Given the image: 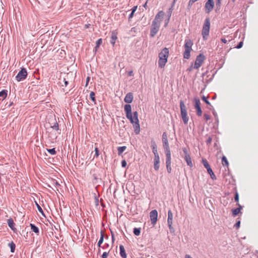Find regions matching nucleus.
<instances>
[{
  "label": "nucleus",
  "instance_id": "f257e3e1",
  "mask_svg": "<svg viewBox=\"0 0 258 258\" xmlns=\"http://www.w3.org/2000/svg\"><path fill=\"white\" fill-rule=\"evenodd\" d=\"M124 111L126 114V118L130 120L131 123L133 124L134 132L136 135L140 133V126L139 120L138 119V113L137 111L132 112V106L130 104H125L124 105Z\"/></svg>",
  "mask_w": 258,
  "mask_h": 258
},
{
  "label": "nucleus",
  "instance_id": "f03ea898",
  "mask_svg": "<svg viewBox=\"0 0 258 258\" xmlns=\"http://www.w3.org/2000/svg\"><path fill=\"white\" fill-rule=\"evenodd\" d=\"M169 56V50L167 48H164L159 53V59L158 60V66L160 68H163L165 66L167 61V58Z\"/></svg>",
  "mask_w": 258,
  "mask_h": 258
},
{
  "label": "nucleus",
  "instance_id": "7ed1b4c3",
  "mask_svg": "<svg viewBox=\"0 0 258 258\" xmlns=\"http://www.w3.org/2000/svg\"><path fill=\"white\" fill-rule=\"evenodd\" d=\"M193 42L190 39H186L184 45V51L183 52V57L185 59H189L190 56V51L192 50L191 47Z\"/></svg>",
  "mask_w": 258,
  "mask_h": 258
},
{
  "label": "nucleus",
  "instance_id": "20e7f679",
  "mask_svg": "<svg viewBox=\"0 0 258 258\" xmlns=\"http://www.w3.org/2000/svg\"><path fill=\"white\" fill-rule=\"evenodd\" d=\"M210 28V20L209 18L205 19L204 24L203 26L202 34L204 40H207L209 35Z\"/></svg>",
  "mask_w": 258,
  "mask_h": 258
},
{
  "label": "nucleus",
  "instance_id": "39448f33",
  "mask_svg": "<svg viewBox=\"0 0 258 258\" xmlns=\"http://www.w3.org/2000/svg\"><path fill=\"white\" fill-rule=\"evenodd\" d=\"M180 108L181 111V116L183 122L184 124H186L188 121V117L187 114L186 106L182 100H180Z\"/></svg>",
  "mask_w": 258,
  "mask_h": 258
},
{
  "label": "nucleus",
  "instance_id": "423d86ee",
  "mask_svg": "<svg viewBox=\"0 0 258 258\" xmlns=\"http://www.w3.org/2000/svg\"><path fill=\"white\" fill-rule=\"evenodd\" d=\"M163 146L165 150V154H171L170 147L168 141L167 135L166 132H164L162 135V139Z\"/></svg>",
  "mask_w": 258,
  "mask_h": 258
},
{
  "label": "nucleus",
  "instance_id": "0eeeda50",
  "mask_svg": "<svg viewBox=\"0 0 258 258\" xmlns=\"http://www.w3.org/2000/svg\"><path fill=\"white\" fill-rule=\"evenodd\" d=\"M202 163L204 167L207 169V172L210 175L211 178L213 180H216L217 179L216 177L213 172V170L211 168L208 161L206 159H203Z\"/></svg>",
  "mask_w": 258,
  "mask_h": 258
},
{
  "label": "nucleus",
  "instance_id": "6e6552de",
  "mask_svg": "<svg viewBox=\"0 0 258 258\" xmlns=\"http://www.w3.org/2000/svg\"><path fill=\"white\" fill-rule=\"evenodd\" d=\"M205 59V56L203 54L201 53L198 55L196 57V61L194 66V68L198 69L201 66Z\"/></svg>",
  "mask_w": 258,
  "mask_h": 258
},
{
  "label": "nucleus",
  "instance_id": "1a4fd4ad",
  "mask_svg": "<svg viewBox=\"0 0 258 258\" xmlns=\"http://www.w3.org/2000/svg\"><path fill=\"white\" fill-rule=\"evenodd\" d=\"M160 28V23L158 22H156L155 21H153L152 23L151 28L150 30V36L152 37H153L155 36V35L157 33L159 30Z\"/></svg>",
  "mask_w": 258,
  "mask_h": 258
},
{
  "label": "nucleus",
  "instance_id": "9d476101",
  "mask_svg": "<svg viewBox=\"0 0 258 258\" xmlns=\"http://www.w3.org/2000/svg\"><path fill=\"white\" fill-rule=\"evenodd\" d=\"M27 76V72L26 69L22 68L16 76V79L18 82H20L25 79Z\"/></svg>",
  "mask_w": 258,
  "mask_h": 258
},
{
  "label": "nucleus",
  "instance_id": "9b49d317",
  "mask_svg": "<svg viewBox=\"0 0 258 258\" xmlns=\"http://www.w3.org/2000/svg\"><path fill=\"white\" fill-rule=\"evenodd\" d=\"M182 151L184 154V160H185L187 164L190 167H192L193 164L190 158V155L188 153L187 150L186 148H183Z\"/></svg>",
  "mask_w": 258,
  "mask_h": 258
},
{
  "label": "nucleus",
  "instance_id": "f8f14e48",
  "mask_svg": "<svg viewBox=\"0 0 258 258\" xmlns=\"http://www.w3.org/2000/svg\"><path fill=\"white\" fill-rule=\"evenodd\" d=\"M150 217L152 224L154 225L157 221L158 212L156 210H152L150 213Z\"/></svg>",
  "mask_w": 258,
  "mask_h": 258
},
{
  "label": "nucleus",
  "instance_id": "ddd939ff",
  "mask_svg": "<svg viewBox=\"0 0 258 258\" xmlns=\"http://www.w3.org/2000/svg\"><path fill=\"white\" fill-rule=\"evenodd\" d=\"M214 7V2L213 0H208L207 2L205 4V8L206 9V12L207 13H209L211 12Z\"/></svg>",
  "mask_w": 258,
  "mask_h": 258
},
{
  "label": "nucleus",
  "instance_id": "4468645a",
  "mask_svg": "<svg viewBox=\"0 0 258 258\" xmlns=\"http://www.w3.org/2000/svg\"><path fill=\"white\" fill-rule=\"evenodd\" d=\"M171 154L166 155V165L168 173H170L171 172Z\"/></svg>",
  "mask_w": 258,
  "mask_h": 258
},
{
  "label": "nucleus",
  "instance_id": "2eb2a0df",
  "mask_svg": "<svg viewBox=\"0 0 258 258\" xmlns=\"http://www.w3.org/2000/svg\"><path fill=\"white\" fill-rule=\"evenodd\" d=\"M160 157L159 154L154 155V168L156 171L159 170L160 165Z\"/></svg>",
  "mask_w": 258,
  "mask_h": 258
},
{
  "label": "nucleus",
  "instance_id": "dca6fc26",
  "mask_svg": "<svg viewBox=\"0 0 258 258\" xmlns=\"http://www.w3.org/2000/svg\"><path fill=\"white\" fill-rule=\"evenodd\" d=\"M164 12L163 11H159L155 16V19L153 21H155L160 24L161 20L163 18Z\"/></svg>",
  "mask_w": 258,
  "mask_h": 258
},
{
  "label": "nucleus",
  "instance_id": "f3484780",
  "mask_svg": "<svg viewBox=\"0 0 258 258\" xmlns=\"http://www.w3.org/2000/svg\"><path fill=\"white\" fill-rule=\"evenodd\" d=\"M133 94L131 92H129L125 95L124 101L126 103H131L133 102Z\"/></svg>",
  "mask_w": 258,
  "mask_h": 258
},
{
  "label": "nucleus",
  "instance_id": "a211bd4d",
  "mask_svg": "<svg viewBox=\"0 0 258 258\" xmlns=\"http://www.w3.org/2000/svg\"><path fill=\"white\" fill-rule=\"evenodd\" d=\"M152 152L154 153V155L159 154L158 153L157 149V145L156 144V143L154 141H151V146Z\"/></svg>",
  "mask_w": 258,
  "mask_h": 258
},
{
  "label": "nucleus",
  "instance_id": "6ab92c4d",
  "mask_svg": "<svg viewBox=\"0 0 258 258\" xmlns=\"http://www.w3.org/2000/svg\"><path fill=\"white\" fill-rule=\"evenodd\" d=\"M239 207L236 209H234L232 210V215L234 217L236 216L240 212V210L242 209V207L239 204H237Z\"/></svg>",
  "mask_w": 258,
  "mask_h": 258
},
{
  "label": "nucleus",
  "instance_id": "aec40b11",
  "mask_svg": "<svg viewBox=\"0 0 258 258\" xmlns=\"http://www.w3.org/2000/svg\"><path fill=\"white\" fill-rule=\"evenodd\" d=\"M8 95V90H3L0 92V101L4 100Z\"/></svg>",
  "mask_w": 258,
  "mask_h": 258
},
{
  "label": "nucleus",
  "instance_id": "412c9836",
  "mask_svg": "<svg viewBox=\"0 0 258 258\" xmlns=\"http://www.w3.org/2000/svg\"><path fill=\"white\" fill-rule=\"evenodd\" d=\"M120 254L122 258L126 257V254L124 246L122 245H119Z\"/></svg>",
  "mask_w": 258,
  "mask_h": 258
},
{
  "label": "nucleus",
  "instance_id": "4be33fe9",
  "mask_svg": "<svg viewBox=\"0 0 258 258\" xmlns=\"http://www.w3.org/2000/svg\"><path fill=\"white\" fill-rule=\"evenodd\" d=\"M173 221V214L171 210H168V219H167V224H172Z\"/></svg>",
  "mask_w": 258,
  "mask_h": 258
},
{
  "label": "nucleus",
  "instance_id": "5701e85b",
  "mask_svg": "<svg viewBox=\"0 0 258 258\" xmlns=\"http://www.w3.org/2000/svg\"><path fill=\"white\" fill-rule=\"evenodd\" d=\"M30 226L31 227V229L32 230V231L35 232L37 235H38L39 234V228L34 224L31 223L30 224Z\"/></svg>",
  "mask_w": 258,
  "mask_h": 258
},
{
  "label": "nucleus",
  "instance_id": "b1692460",
  "mask_svg": "<svg viewBox=\"0 0 258 258\" xmlns=\"http://www.w3.org/2000/svg\"><path fill=\"white\" fill-rule=\"evenodd\" d=\"M8 224L9 225V226L10 227V228L13 230H14V229H15V223L14 222V220L12 218H10L8 220Z\"/></svg>",
  "mask_w": 258,
  "mask_h": 258
},
{
  "label": "nucleus",
  "instance_id": "393cba45",
  "mask_svg": "<svg viewBox=\"0 0 258 258\" xmlns=\"http://www.w3.org/2000/svg\"><path fill=\"white\" fill-rule=\"evenodd\" d=\"M194 102H195V104H194V106H195V109H198L199 108H201V102H200V100L199 98H195L194 99Z\"/></svg>",
  "mask_w": 258,
  "mask_h": 258
},
{
  "label": "nucleus",
  "instance_id": "a878e982",
  "mask_svg": "<svg viewBox=\"0 0 258 258\" xmlns=\"http://www.w3.org/2000/svg\"><path fill=\"white\" fill-rule=\"evenodd\" d=\"M202 100L209 106L208 108L211 109L213 108V106L211 105V103L208 101L207 97L203 96L202 97Z\"/></svg>",
  "mask_w": 258,
  "mask_h": 258
},
{
  "label": "nucleus",
  "instance_id": "bb28decb",
  "mask_svg": "<svg viewBox=\"0 0 258 258\" xmlns=\"http://www.w3.org/2000/svg\"><path fill=\"white\" fill-rule=\"evenodd\" d=\"M51 128H52V129L54 130L55 131H59V132L58 133L59 134H60V130H59V125H58V123L55 121L53 125H51L50 126Z\"/></svg>",
  "mask_w": 258,
  "mask_h": 258
},
{
  "label": "nucleus",
  "instance_id": "cd10ccee",
  "mask_svg": "<svg viewBox=\"0 0 258 258\" xmlns=\"http://www.w3.org/2000/svg\"><path fill=\"white\" fill-rule=\"evenodd\" d=\"M126 146L118 147L117 148L118 155L119 156L121 155L122 153L126 150Z\"/></svg>",
  "mask_w": 258,
  "mask_h": 258
},
{
  "label": "nucleus",
  "instance_id": "c85d7f7f",
  "mask_svg": "<svg viewBox=\"0 0 258 258\" xmlns=\"http://www.w3.org/2000/svg\"><path fill=\"white\" fill-rule=\"evenodd\" d=\"M8 245L10 247L11 252L13 253L14 252L16 248V245L14 243V242L13 241H12L11 242L9 243Z\"/></svg>",
  "mask_w": 258,
  "mask_h": 258
},
{
  "label": "nucleus",
  "instance_id": "c756f323",
  "mask_svg": "<svg viewBox=\"0 0 258 258\" xmlns=\"http://www.w3.org/2000/svg\"><path fill=\"white\" fill-rule=\"evenodd\" d=\"M117 39V36L115 34L112 33L111 37L110 43L113 45L115 43Z\"/></svg>",
  "mask_w": 258,
  "mask_h": 258
},
{
  "label": "nucleus",
  "instance_id": "7c9ffc66",
  "mask_svg": "<svg viewBox=\"0 0 258 258\" xmlns=\"http://www.w3.org/2000/svg\"><path fill=\"white\" fill-rule=\"evenodd\" d=\"M95 94L94 92L92 91L90 92V98L91 100L94 103V104L96 103V100L95 99Z\"/></svg>",
  "mask_w": 258,
  "mask_h": 258
},
{
  "label": "nucleus",
  "instance_id": "2f4dec72",
  "mask_svg": "<svg viewBox=\"0 0 258 258\" xmlns=\"http://www.w3.org/2000/svg\"><path fill=\"white\" fill-rule=\"evenodd\" d=\"M222 163L223 166H228V161L225 156H223L222 158Z\"/></svg>",
  "mask_w": 258,
  "mask_h": 258
},
{
  "label": "nucleus",
  "instance_id": "473e14b6",
  "mask_svg": "<svg viewBox=\"0 0 258 258\" xmlns=\"http://www.w3.org/2000/svg\"><path fill=\"white\" fill-rule=\"evenodd\" d=\"M134 234L136 236H139L141 233V228H135L133 230Z\"/></svg>",
  "mask_w": 258,
  "mask_h": 258
},
{
  "label": "nucleus",
  "instance_id": "72a5a7b5",
  "mask_svg": "<svg viewBox=\"0 0 258 258\" xmlns=\"http://www.w3.org/2000/svg\"><path fill=\"white\" fill-rule=\"evenodd\" d=\"M102 43V39L101 38H100L97 40V41L96 42V46H95V50H97V49L99 47L100 45Z\"/></svg>",
  "mask_w": 258,
  "mask_h": 258
},
{
  "label": "nucleus",
  "instance_id": "f704fd0d",
  "mask_svg": "<svg viewBox=\"0 0 258 258\" xmlns=\"http://www.w3.org/2000/svg\"><path fill=\"white\" fill-rule=\"evenodd\" d=\"M173 10V7H171L168 9V11L167 12V15H168V20H170V17H171V14H172V13Z\"/></svg>",
  "mask_w": 258,
  "mask_h": 258
},
{
  "label": "nucleus",
  "instance_id": "c9c22d12",
  "mask_svg": "<svg viewBox=\"0 0 258 258\" xmlns=\"http://www.w3.org/2000/svg\"><path fill=\"white\" fill-rule=\"evenodd\" d=\"M47 151L49 153H50L51 155H55L56 153L55 149L54 148H52V149H47Z\"/></svg>",
  "mask_w": 258,
  "mask_h": 258
},
{
  "label": "nucleus",
  "instance_id": "e433bc0d",
  "mask_svg": "<svg viewBox=\"0 0 258 258\" xmlns=\"http://www.w3.org/2000/svg\"><path fill=\"white\" fill-rule=\"evenodd\" d=\"M100 235H101L100 238V239L98 243L101 244H102V243L103 242V240H104V233H103L102 230L101 231Z\"/></svg>",
  "mask_w": 258,
  "mask_h": 258
},
{
  "label": "nucleus",
  "instance_id": "4c0bfd02",
  "mask_svg": "<svg viewBox=\"0 0 258 258\" xmlns=\"http://www.w3.org/2000/svg\"><path fill=\"white\" fill-rule=\"evenodd\" d=\"M110 251V249L108 250V251H105L103 253L102 255H101L102 258H107L108 256L109 253Z\"/></svg>",
  "mask_w": 258,
  "mask_h": 258
},
{
  "label": "nucleus",
  "instance_id": "58836bf2",
  "mask_svg": "<svg viewBox=\"0 0 258 258\" xmlns=\"http://www.w3.org/2000/svg\"><path fill=\"white\" fill-rule=\"evenodd\" d=\"M195 3V2L193 0H189L188 2V5H187V9L190 10L192 5Z\"/></svg>",
  "mask_w": 258,
  "mask_h": 258
},
{
  "label": "nucleus",
  "instance_id": "ea45409f",
  "mask_svg": "<svg viewBox=\"0 0 258 258\" xmlns=\"http://www.w3.org/2000/svg\"><path fill=\"white\" fill-rule=\"evenodd\" d=\"M197 115L198 116H201L202 114V110L201 108H199L198 109H196Z\"/></svg>",
  "mask_w": 258,
  "mask_h": 258
},
{
  "label": "nucleus",
  "instance_id": "a19ab883",
  "mask_svg": "<svg viewBox=\"0 0 258 258\" xmlns=\"http://www.w3.org/2000/svg\"><path fill=\"white\" fill-rule=\"evenodd\" d=\"M172 224H168V226L170 230V233H174L175 230L173 227L172 226Z\"/></svg>",
  "mask_w": 258,
  "mask_h": 258
},
{
  "label": "nucleus",
  "instance_id": "79ce46f5",
  "mask_svg": "<svg viewBox=\"0 0 258 258\" xmlns=\"http://www.w3.org/2000/svg\"><path fill=\"white\" fill-rule=\"evenodd\" d=\"M221 0H216V6L217 9H219L221 6Z\"/></svg>",
  "mask_w": 258,
  "mask_h": 258
},
{
  "label": "nucleus",
  "instance_id": "37998d69",
  "mask_svg": "<svg viewBox=\"0 0 258 258\" xmlns=\"http://www.w3.org/2000/svg\"><path fill=\"white\" fill-rule=\"evenodd\" d=\"M95 154L94 157H98L99 155V150L97 147L95 148Z\"/></svg>",
  "mask_w": 258,
  "mask_h": 258
},
{
  "label": "nucleus",
  "instance_id": "c03bdc74",
  "mask_svg": "<svg viewBox=\"0 0 258 258\" xmlns=\"http://www.w3.org/2000/svg\"><path fill=\"white\" fill-rule=\"evenodd\" d=\"M109 245L108 243H105L104 245H103L101 246V248L103 249L107 250L109 248Z\"/></svg>",
  "mask_w": 258,
  "mask_h": 258
},
{
  "label": "nucleus",
  "instance_id": "a18cd8bd",
  "mask_svg": "<svg viewBox=\"0 0 258 258\" xmlns=\"http://www.w3.org/2000/svg\"><path fill=\"white\" fill-rule=\"evenodd\" d=\"M212 141V137H209L207 140L206 141V144L207 145H210Z\"/></svg>",
  "mask_w": 258,
  "mask_h": 258
},
{
  "label": "nucleus",
  "instance_id": "49530a36",
  "mask_svg": "<svg viewBox=\"0 0 258 258\" xmlns=\"http://www.w3.org/2000/svg\"><path fill=\"white\" fill-rule=\"evenodd\" d=\"M36 205H37V208L39 212H40L41 213H42L43 215H44L43 210H42V208H41V207L37 203H36Z\"/></svg>",
  "mask_w": 258,
  "mask_h": 258
},
{
  "label": "nucleus",
  "instance_id": "de8ad7c7",
  "mask_svg": "<svg viewBox=\"0 0 258 258\" xmlns=\"http://www.w3.org/2000/svg\"><path fill=\"white\" fill-rule=\"evenodd\" d=\"M243 43L242 41H240L238 45L236 46V48L237 49L241 48L243 46Z\"/></svg>",
  "mask_w": 258,
  "mask_h": 258
},
{
  "label": "nucleus",
  "instance_id": "09e8293b",
  "mask_svg": "<svg viewBox=\"0 0 258 258\" xmlns=\"http://www.w3.org/2000/svg\"><path fill=\"white\" fill-rule=\"evenodd\" d=\"M240 221H238L236 222V223L235 224L234 227L236 228L237 229V228H239V227H240Z\"/></svg>",
  "mask_w": 258,
  "mask_h": 258
},
{
  "label": "nucleus",
  "instance_id": "8fccbe9b",
  "mask_svg": "<svg viewBox=\"0 0 258 258\" xmlns=\"http://www.w3.org/2000/svg\"><path fill=\"white\" fill-rule=\"evenodd\" d=\"M234 200L236 202H238L239 201V196L237 192L235 193V197H234Z\"/></svg>",
  "mask_w": 258,
  "mask_h": 258
},
{
  "label": "nucleus",
  "instance_id": "3c124183",
  "mask_svg": "<svg viewBox=\"0 0 258 258\" xmlns=\"http://www.w3.org/2000/svg\"><path fill=\"white\" fill-rule=\"evenodd\" d=\"M121 166L122 167H125L126 166V165H127V163H126V162L125 160H123L121 161Z\"/></svg>",
  "mask_w": 258,
  "mask_h": 258
},
{
  "label": "nucleus",
  "instance_id": "603ef678",
  "mask_svg": "<svg viewBox=\"0 0 258 258\" xmlns=\"http://www.w3.org/2000/svg\"><path fill=\"white\" fill-rule=\"evenodd\" d=\"M204 117L207 121L210 119V116L206 113L204 114Z\"/></svg>",
  "mask_w": 258,
  "mask_h": 258
},
{
  "label": "nucleus",
  "instance_id": "864d4df0",
  "mask_svg": "<svg viewBox=\"0 0 258 258\" xmlns=\"http://www.w3.org/2000/svg\"><path fill=\"white\" fill-rule=\"evenodd\" d=\"M134 13H133V12H131L128 16V20H130L134 17Z\"/></svg>",
  "mask_w": 258,
  "mask_h": 258
},
{
  "label": "nucleus",
  "instance_id": "5fc2aeb1",
  "mask_svg": "<svg viewBox=\"0 0 258 258\" xmlns=\"http://www.w3.org/2000/svg\"><path fill=\"white\" fill-rule=\"evenodd\" d=\"M137 8H138V6H134L132 9V12H133V13H135L137 9Z\"/></svg>",
  "mask_w": 258,
  "mask_h": 258
},
{
  "label": "nucleus",
  "instance_id": "6e6d98bb",
  "mask_svg": "<svg viewBox=\"0 0 258 258\" xmlns=\"http://www.w3.org/2000/svg\"><path fill=\"white\" fill-rule=\"evenodd\" d=\"M63 82H64V86H66V87L67 86V85L69 84L68 81L65 78H64L63 80Z\"/></svg>",
  "mask_w": 258,
  "mask_h": 258
},
{
  "label": "nucleus",
  "instance_id": "4d7b16f0",
  "mask_svg": "<svg viewBox=\"0 0 258 258\" xmlns=\"http://www.w3.org/2000/svg\"><path fill=\"white\" fill-rule=\"evenodd\" d=\"M221 41L224 43H226L227 42V40L225 38H222Z\"/></svg>",
  "mask_w": 258,
  "mask_h": 258
},
{
  "label": "nucleus",
  "instance_id": "13d9d810",
  "mask_svg": "<svg viewBox=\"0 0 258 258\" xmlns=\"http://www.w3.org/2000/svg\"><path fill=\"white\" fill-rule=\"evenodd\" d=\"M95 203H96V205L97 206H98L99 205V200L97 198H95Z\"/></svg>",
  "mask_w": 258,
  "mask_h": 258
},
{
  "label": "nucleus",
  "instance_id": "bf43d9fd",
  "mask_svg": "<svg viewBox=\"0 0 258 258\" xmlns=\"http://www.w3.org/2000/svg\"><path fill=\"white\" fill-rule=\"evenodd\" d=\"M90 26V24H85L84 27H85V28L87 29V28H89Z\"/></svg>",
  "mask_w": 258,
  "mask_h": 258
},
{
  "label": "nucleus",
  "instance_id": "052dcab7",
  "mask_svg": "<svg viewBox=\"0 0 258 258\" xmlns=\"http://www.w3.org/2000/svg\"><path fill=\"white\" fill-rule=\"evenodd\" d=\"M177 1V0H173V3H172V5H171V7H174V5H175V2H176Z\"/></svg>",
  "mask_w": 258,
  "mask_h": 258
},
{
  "label": "nucleus",
  "instance_id": "680f3d73",
  "mask_svg": "<svg viewBox=\"0 0 258 258\" xmlns=\"http://www.w3.org/2000/svg\"><path fill=\"white\" fill-rule=\"evenodd\" d=\"M185 258H192V257L189 254H186L185 255Z\"/></svg>",
  "mask_w": 258,
  "mask_h": 258
},
{
  "label": "nucleus",
  "instance_id": "e2e57ef3",
  "mask_svg": "<svg viewBox=\"0 0 258 258\" xmlns=\"http://www.w3.org/2000/svg\"><path fill=\"white\" fill-rule=\"evenodd\" d=\"M169 21V20H168V18L167 20L166 21V22L165 24V26H166L168 25Z\"/></svg>",
  "mask_w": 258,
  "mask_h": 258
},
{
  "label": "nucleus",
  "instance_id": "0e129e2a",
  "mask_svg": "<svg viewBox=\"0 0 258 258\" xmlns=\"http://www.w3.org/2000/svg\"><path fill=\"white\" fill-rule=\"evenodd\" d=\"M89 80H90V77H88L87 78V80H86V81H87L86 85H87V84H88V82H89Z\"/></svg>",
  "mask_w": 258,
  "mask_h": 258
},
{
  "label": "nucleus",
  "instance_id": "69168bd1",
  "mask_svg": "<svg viewBox=\"0 0 258 258\" xmlns=\"http://www.w3.org/2000/svg\"><path fill=\"white\" fill-rule=\"evenodd\" d=\"M133 74V71H130L128 72V75L129 76H132Z\"/></svg>",
  "mask_w": 258,
  "mask_h": 258
},
{
  "label": "nucleus",
  "instance_id": "338daca9",
  "mask_svg": "<svg viewBox=\"0 0 258 258\" xmlns=\"http://www.w3.org/2000/svg\"><path fill=\"white\" fill-rule=\"evenodd\" d=\"M143 7H144V8H145L146 9H147V2H146L145 3V4L143 5Z\"/></svg>",
  "mask_w": 258,
  "mask_h": 258
},
{
  "label": "nucleus",
  "instance_id": "774afa93",
  "mask_svg": "<svg viewBox=\"0 0 258 258\" xmlns=\"http://www.w3.org/2000/svg\"><path fill=\"white\" fill-rule=\"evenodd\" d=\"M55 184L56 186H59L60 184H59V183L57 181H55Z\"/></svg>",
  "mask_w": 258,
  "mask_h": 258
}]
</instances>
